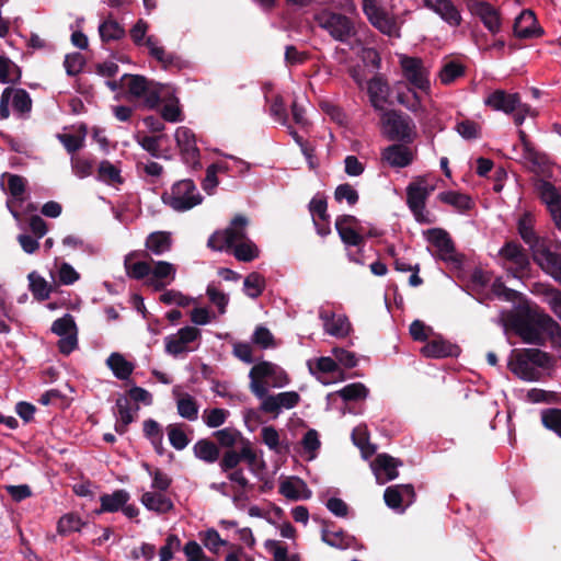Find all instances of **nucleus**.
I'll use <instances>...</instances> for the list:
<instances>
[{
  "mask_svg": "<svg viewBox=\"0 0 561 561\" xmlns=\"http://www.w3.org/2000/svg\"><path fill=\"white\" fill-rule=\"evenodd\" d=\"M510 325L524 343L545 345L547 335H554L559 324L538 307L524 306L510 316Z\"/></svg>",
  "mask_w": 561,
  "mask_h": 561,
  "instance_id": "1",
  "label": "nucleus"
},
{
  "mask_svg": "<svg viewBox=\"0 0 561 561\" xmlns=\"http://www.w3.org/2000/svg\"><path fill=\"white\" fill-rule=\"evenodd\" d=\"M385 136L391 141L411 144L415 137V125L409 115L397 110H387L381 117Z\"/></svg>",
  "mask_w": 561,
  "mask_h": 561,
  "instance_id": "2",
  "label": "nucleus"
},
{
  "mask_svg": "<svg viewBox=\"0 0 561 561\" xmlns=\"http://www.w3.org/2000/svg\"><path fill=\"white\" fill-rule=\"evenodd\" d=\"M513 353L515 360H510L508 368L524 380L534 379L535 370L531 364L541 368H548L551 365V356L539 348L514 350Z\"/></svg>",
  "mask_w": 561,
  "mask_h": 561,
  "instance_id": "3",
  "label": "nucleus"
},
{
  "mask_svg": "<svg viewBox=\"0 0 561 561\" xmlns=\"http://www.w3.org/2000/svg\"><path fill=\"white\" fill-rule=\"evenodd\" d=\"M162 201L176 211H186L199 205L203 196L197 192L194 181L185 179L174 183L170 192L163 193Z\"/></svg>",
  "mask_w": 561,
  "mask_h": 561,
  "instance_id": "4",
  "label": "nucleus"
},
{
  "mask_svg": "<svg viewBox=\"0 0 561 561\" xmlns=\"http://www.w3.org/2000/svg\"><path fill=\"white\" fill-rule=\"evenodd\" d=\"M123 79H125L127 100H142V105L149 110L156 108L159 105L161 101L160 92L157 88L152 87L153 83L146 77L125 73Z\"/></svg>",
  "mask_w": 561,
  "mask_h": 561,
  "instance_id": "5",
  "label": "nucleus"
},
{
  "mask_svg": "<svg viewBox=\"0 0 561 561\" xmlns=\"http://www.w3.org/2000/svg\"><path fill=\"white\" fill-rule=\"evenodd\" d=\"M317 24L335 41L345 43L356 34L354 22L342 13L322 10L314 15Z\"/></svg>",
  "mask_w": 561,
  "mask_h": 561,
  "instance_id": "6",
  "label": "nucleus"
},
{
  "mask_svg": "<svg viewBox=\"0 0 561 561\" xmlns=\"http://www.w3.org/2000/svg\"><path fill=\"white\" fill-rule=\"evenodd\" d=\"M249 220L243 215H236L229 227L225 230L215 231L208 239L207 245L215 251H222L232 248L234 243L245 239V228Z\"/></svg>",
  "mask_w": 561,
  "mask_h": 561,
  "instance_id": "7",
  "label": "nucleus"
},
{
  "mask_svg": "<svg viewBox=\"0 0 561 561\" xmlns=\"http://www.w3.org/2000/svg\"><path fill=\"white\" fill-rule=\"evenodd\" d=\"M425 176H417L414 182L407 186V204L414 215L415 219L421 224H430L423 211L425 209L426 199L434 191V186H425Z\"/></svg>",
  "mask_w": 561,
  "mask_h": 561,
  "instance_id": "8",
  "label": "nucleus"
},
{
  "mask_svg": "<svg viewBox=\"0 0 561 561\" xmlns=\"http://www.w3.org/2000/svg\"><path fill=\"white\" fill-rule=\"evenodd\" d=\"M335 229L347 247L364 245V227L359 225V220L353 215H341L335 219Z\"/></svg>",
  "mask_w": 561,
  "mask_h": 561,
  "instance_id": "9",
  "label": "nucleus"
},
{
  "mask_svg": "<svg viewBox=\"0 0 561 561\" xmlns=\"http://www.w3.org/2000/svg\"><path fill=\"white\" fill-rule=\"evenodd\" d=\"M468 11L479 18L483 25L492 33L500 32L502 22L500 11L484 0H465Z\"/></svg>",
  "mask_w": 561,
  "mask_h": 561,
  "instance_id": "10",
  "label": "nucleus"
},
{
  "mask_svg": "<svg viewBox=\"0 0 561 561\" xmlns=\"http://www.w3.org/2000/svg\"><path fill=\"white\" fill-rule=\"evenodd\" d=\"M175 140L183 161L193 169L201 168L199 149L193 130L185 126L179 127L175 131Z\"/></svg>",
  "mask_w": 561,
  "mask_h": 561,
  "instance_id": "11",
  "label": "nucleus"
},
{
  "mask_svg": "<svg viewBox=\"0 0 561 561\" xmlns=\"http://www.w3.org/2000/svg\"><path fill=\"white\" fill-rule=\"evenodd\" d=\"M499 254L515 265L511 268L514 277L522 278L528 274L530 262L526 251L517 241L505 242Z\"/></svg>",
  "mask_w": 561,
  "mask_h": 561,
  "instance_id": "12",
  "label": "nucleus"
},
{
  "mask_svg": "<svg viewBox=\"0 0 561 561\" xmlns=\"http://www.w3.org/2000/svg\"><path fill=\"white\" fill-rule=\"evenodd\" d=\"M277 366L271 362H260L254 365L250 373V390L259 399L264 400L268 394V386L265 381L267 377H274Z\"/></svg>",
  "mask_w": 561,
  "mask_h": 561,
  "instance_id": "13",
  "label": "nucleus"
},
{
  "mask_svg": "<svg viewBox=\"0 0 561 561\" xmlns=\"http://www.w3.org/2000/svg\"><path fill=\"white\" fill-rule=\"evenodd\" d=\"M401 68L404 78L411 85L422 91L430 89L428 72L421 58L404 56L401 58Z\"/></svg>",
  "mask_w": 561,
  "mask_h": 561,
  "instance_id": "14",
  "label": "nucleus"
},
{
  "mask_svg": "<svg viewBox=\"0 0 561 561\" xmlns=\"http://www.w3.org/2000/svg\"><path fill=\"white\" fill-rule=\"evenodd\" d=\"M513 32L520 39L540 37L545 33L543 28L538 24L534 11L530 9L523 10L515 19Z\"/></svg>",
  "mask_w": 561,
  "mask_h": 561,
  "instance_id": "15",
  "label": "nucleus"
},
{
  "mask_svg": "<svg viewBox=\"0 0 561 561\" xmlns=\"http://www.w3.org/2000/svg\"><path fill=\"white\" fill-rule=\"evenodd\" d=\"M423 5L437 14L450 26H459L462 22L461 13L453 0H422Z\"/></svg>",
  "mask_w": 561,
  "mask_h": 561,
  "instance_id": "16",
  "label": "nucleus"
},
{
  "mask_svg": "<svg viewBox=\"0 0 561 561\" xmlns=\"http://www.w3.org/2000/svg\"><path fill=\"white\" fill-rule=\"evenodd\" d=\"M421 353L427 358L457 357L460 354V347L437 335L425 343L421 348Z\"/></svg>",
  "mask_w": 561,
  "mask_h": 561,
  "instance_id": "17",
  "label": "nucleus"
},
{
  "mask_svg": "<svg viewBox=\"0 0 561 561\" xmlns=\"http://www.w3.org/2000/svg\"><path fill=\"white\" fill-rule=\"evenodd\" d=\"M299 401L300 396L296 391H286L275 396H267L262 401L260 409L265 413H272L277 416L282 408L293 409Z\"/></svg>",
  "mask_w": 561,
  "mask_h": 561,
  "instance_id": "18",
  "label": "nucleus"
},
{
  "mask_svg": "<svg viewBox=\"0 0 561 561\" xmlns=\"http://www.w3.org/2000/svg\"><path fill=\"white\" fill-rule=\"evenodd\" d=\"M427 241L439 252V257L444 261H455V244L449 233L442 228H432L426 231Z\"/></svg>",
  "mask_w": 561,
  "mask_h": 561,
  "instance_id": "19",
  "label": "nucleus"
},
{
  "mask_svg": "<svg viewBox=\"0 0 561 561\" xmlns=\"http://www.w3.org/2000/svg\"><path fill=\"white\" fill-rule=\"evenodd\" d=\"M484 104L494 111H502L511 114L520 106V96L518 93H507L504 90H495L484 100Z\"/></svg>",
  "mask_w": 561,
  "mask_h": 561,
  "instance_id": "20",
  "label": "nucleus"
},
{
  "mask_svg": "<svg viewBox=\"0 0 561 561\" xmlns=\"http://www.w3.org/2000/svg\"><path fill=\"white\" fill-rule=\"evenodd\" d=\"M334 524L331 522H323L321 539L327 545L337 549L355 548L357 540L354 536L347 534L342 528L337 530L330 529Z\"/></svg>",
  "mask_w": 561,
  "mask_h": 561,
  "instance_id": "21",
  "label": "nucleus"
},
{
  "mask_svg": "<svg viewBox=\"0 0 561 561\" xmlns=\"http://www.w3.org/2000/svg\"><path fill=\"white\" fill-rule=\"evenodd\" d=\"M381 158L392 168H405L413 162V152L407 144H393L385 148Z\"/></svg>",
  "mask_w": 561,
  "mask_h": 561,
  "instance_id": "22",
  "label": "nucleus"
},
{
  "mask_svg": "<svg viewBox=\"0 0 561 561\" xmlns=\"http://www.w3.org/2000/svg\"><path fill=\"white\" fill-rule=\"evenodd\" d=\"M319 318L322 320L324 331L328 334L335 337H345L348 335L351 330V322L346 316H336L334 312L321 310L319 312Z\"/></svg>",
  "mask_w": 561,
  "mask_h": 561,
  "instance_id": "23",
  "label": "nucleus"
},
{
  "mask_svg": "<svg viewBox=\"0 0 561 561\" xmlns=\"http://www.w3.org/2000/svg\"><path fill=\"white\" fill-rule=\"evenodd\" d=\"M278 492L290 501L308 500L312 495L307 483L299 477H290L283 480Z\"/></svg>",
  "mask_w": 561,
  "mask_h": 561,
  "instance_id": "24",
  "label": "nucleus"
},
{
  "mask_svg": "<svg viewBox=\"0 0 561 561\" xmlns=\"http://www.w3.org/2000/svg\"><path fill=\"white\" fill-rule=\"evenodd\" d=\"M129 499V493L123 489L116 490L112 494L104 493L100 496V508L95 510V514L118 512Z\"/></svg>",
  "mask_w": 561,
  "mask_h": 561,
  "instance_id": "25",
  "label": "nucleus"
},
{
  "mask_svg": "<svg viewBox=\"0 0 561 561\" xmlns=\"http://www.w3.org/2000/svg\"><path fill=\"white\" fill-rule=\"evenodd\" d=\"M368 95L371 105L377 111L383 110V103L387 102L389 85L380 76H375L368 81Z\"/></svg>",
  "mask_w": 561,
  "mask_h": 561,
  "instance_id": "26",
  "label": "nucleus"
},
{
  "mask_svg": "<svg viewBox=\"0 0 561 561\" xmlns=\"http://www.w3.org/2000/svg\"><path fill=\"white\" fill-rule=\"evenodd\" d=\"M534 190L539 199L547 206L548 210L561 203V194L549 181L536 179Z\"/></svg>",
  "mask_w": 561,
  "mask_h": 561,
  "instance_id": "27",
  "label": "nucleus"
},
{
  "mask_svg": "<svg viewBox=\"0 0 561 561\" xmlns=\"http://www.w3.org/2000/svg\"><path fill=\"white\" fill-rule=\"evenodd\" d=\"M138 255H141L144 257L149 256L148 252H146V251H142L140 253L131 252L128 255H126L125 261H124V266H125L126 274L129 278L140 280L150 275L151 266L146 261H139V262L133 263L131 257L138 256Z\"/></svg>",
  "mask_w": 561,
  "mask_h": 561,
  "instance_id": "28",
  "label": "nucleus"
},
{
  "mask_svg": "<svg viewBox=\"0 0 561 561\" xmlns=\"http://www.w3.org/2000/svg\"><path fill=\"white\" fill-rule=\"evenodd\" d=\"M517 230L523 241L528 244L534 252L542 247L539 237L534 230V219L529 213L524 214L518 219Z\"/></svg>",
  "mask_w": 561,
  "mask_h": 561,
  "instance_id": "29",
  "label": "nucleus"
},
{
  "mask_svg": "<svg viewBox=\"0 0 561 561\" xmlns=\"http://www.w3.org/2000/svg\"><path fill=\"white\" fill-rule=\"evenodd\" d=\"M534 261L549 275H553L561 267V254L543 245L535 251Z\"/></svg>",
  "mask_w": 561,
  "mask_h": 561,
  "instance_id": "30",
  "label": "nucleus"
},
{
  "mask_svg": "<svg viewBox=\"0 0 561 561\" xmlns=\"http://www.w3.org/2000/svg\"><path fill=\"white\" fill-rule=\"evenodd\" d=\"M141 503L149 511L164 514L173 510V502L161 493L145 492L141 495Z\"/></svg>",
  "mask_w": 561,
  "mask_h": 561,
  "instance_id": "31",
  "label": "nucleus"
},
{
  "mask_svg": "<svg viewBox=\"0 0 561 561\" xmlns=\"http://www.w3.org/2000/svg\"><path fill=\"white\" fill-rule=\"evenodd\" d=\"M193 453L196 458L207 463H214L220 457L219 447L208 438L197 440L193 446Z\"/></svg>",
  "mask_w": 561,
  "mask_h": 561,
  "instance_id": "32",
  "label": "nucleus"
},
{
  "mask_svg": "<svg viewBox=\"0 0 561 561\" xmlns=\"http://www.w3.org/2000/svg\"><path fill=\"white\" fill-rule=\"evenodd\" d=\"M147 250L156 255H161L171 250L172 238L170 232L154 231L151 232L145 243Z\"/></svg>",
  "mask_w": 561,
  "mask_h": 561,
  "instance_id": "33",
  "label": "nucleus"
},
{
  "mask_svg": "<svg viewBox=\"0 0 561 561\" xmlns=\"http://www.w3.org/2000/svg\"><path fill=\"white\" fill-rule=\"evenodd\" d=\"M518 137L524 150V158L531 163L533 168L541 169L547 164V156L537 151L534 145L530 142L527 134L523 130H518Z\"/></svg>",
  "mask_w": 561,
  "mask_h": 561,
  "instance_id": "34",
  "label": "nucleus"
},
{
  "mask_svg": "<svg viewBox=\"0 0 561 561\" xmlns=\"http://www.w3.org/2000/svg\"><path fill=\"white\" fill-rule=\"evenodd\" d=\"M106 365L121 380L128 379L134 371V365L119 353H112L106 359Z\"/></svg>",
  "mask_w": 561,
  "mask_h": 561,
  "instance_id": "35",
  "label": "nucleus"
},
{
  "mask_svg": "<svg viewBox=\"0 0 561 561\" xmlns=\"http://www.w3.org/2000/svg\"><path fill=\"white\" fill-rule=\"evenodd\" d=\"M99 33L103 43L119 41L125 37V28L110 15L99 26Z\"/></svg>",
  "mask_w": 561,
  "mask_h": 561,
  "instance_id": "36",
  "label": "nucleus"
},
{
  "mask_svg": "<svg viewBox=\"0 0 561 561\" xmlns=\"http://www.w3.org/2000/svg\"><path fill=\"white\" fill-rule=\"evenodd\" d=\"M402 462L388 454H379L375 458L373 462V468L375 471H383L387 476V480H393L399 476L397 468L401 466Z\"/></svg>",
  "mask_w": 561,
  "mask_h": 561,
  "instance_id": "37",
  "label": "nucleus"
},
{
  "mask_svg": "<svg viewBox=\"0 0 561 561\" xmlns=\"http://www.w3.org/2000/svg\"><path fill=\"white\" fill-rule=\"evenodd\" d=\"M437 198L445 204H448L455 207L459 211L469 210L472 207V201L470 196L455 192V191H445L437 195Z\"/></svg>",
  "mask_w": 561,
  "mask_h": 561,
  "instance_id": "38",
  "label": "nucleus"
},
{
  "mask_svg": "<svg viewBox=\"0 0 561 561\" xmlns=\"http://www.w3.org/2000/svg\"><path fill=\"white\" fill-rule=\"evenodd\" d=\"M98 180L108 185L122 184L124 182V179L121 175V170L108 160L100 162Z\"/></svg>",
  "mask_w": 561,
  "mask_h": 561,
  "instance_id": "39",
  "label": "nucleus"
},
{
  "mask_svg": "<svg viewBox=\"0 0 561 561\" xmlns=\"http://www.w3.org/2000/svg\"><path fill=\"white\" fill-rule=\"evenodd\" d=\"M466 73V67L457 61V60H448L446 61L440 71H439V79L443 84H451L455 82L458 78L465 76Z\"/></svg>",
  "mask_w": 561,
  "mask_h": 561,
  "instance_id": "40",
  "label": "nucleus"
},
{
  "mask_svg": "<svg viewBox=\"0 0 561 561\" xmlns=\"http://www.w3.org/2000/svg\"><path fill=\"white\" fill-rule=\"evenodd\" d=\"M21 68L5 56H0V82L16 83L21 80Z\"/></svg>",
  "mask_w": 561,
  "mask_h": 561,
  "instance_id": "41",
  "label": "nucleus"
},
{
  "mask_svg": "<svg viewBox=\"0 0 561 561\" xmlns=\"http://www.w3.org/2000/svg\"><path fill=\"white\" fill-rule=\"evenodd\" d=\"M30 290L32 291L35 299L38 301L47 300L51 293V286L46 282L44 277L38 275L36 272L28 274Z\"/></svg>",
  "mask_w": 561,
  "mask_h": 561,
  "instance_id": "42",
  "label": "nucleus"
},
{
  "mask_svg": "<svg viewBox=\"0 0 561 561\" xmlns=\"http://www.w3.org/2000/svg\"><path fill=\"white\" fill-rule=\"evenodd\" d=\"M178 413L188 420L195 421L198 416V404L194 397L188 393H182L176 401Z\"/></svg>",
  "mask_w": 561,
  "mask_h": 561,
  "instance_id": "43",
  "label": "nucleus"
},
{
  "mask_svg": "<svg viewBox=\"0 0 561 561\" xmlns=\"http://www.w3.org/2000/svg\"><path fill=\"white\" fill-rule=\"evenodd\" d=\"M239 242V244L234 243L233 245V255L238 261L251 262L259 256L260 251L250 239L245 237Z\"/></svg>",
  "mask_w": 561,
  "mask_h": 561,
  "instance_id": "44",
  "label": "nucleus"
},
{
  "mask_svg": "<svg viewBox=\"0 0 561 561\" xmlns=\"http://www.w3.org/2000/svg\"><path fill=\"white\" fill-rule=\"evenodd\" d=\"M245 294L250 298H257L265 289V278L257 272L250 273L243 282Z\"/></svg>",
  "mask_w": 561,
  "mask_h": 561,
  "instance_id": "45",
  "label": "nucleus"
},
{
  "mask_svg": "<svg viewBox=\"0 0 561 561\" xmlns=\"http://www.w3.org/2000/svg\"><path fill=\"white\" fill-rule=\"evenodd\" d=\"M83 526L84 522L78 515L69 513L59 518L57 533L61 536H67L71 533L80 531Z\"/></svg>",
  "mask_w": 561,
  "mask_h": 561,
  "instance_id": "46",
  "label": "nucleus"
},
{
  "mask_svg": "<svg viewBox=\"0 0 561 561\" xmlns=\"http://www.w3.org/2000/svg\"><path fill=\"white\" fill-rule=\"evenodd\" d=\"M337 396H340L344 401H358L364 400L367 398L369 390L367 387L362 382H354L346 385L342 389H340L337 392Z\"/></svg>",
  "mask_w": 561,
  "mask_h": 561,
  "instance_id": "47",
  "label": "nucleus"
},
{
  "mask_svg": "<svg viewBox=\"0 0 561 561\" xmlns=\"http://www.w3.org/2000/svg\"><path fill=\"white\" fill-rule=\"evenodd\" d=\"M542 425L561 437V409L549 408L541 412Z\"/></svg>",
  "mask_w": 561,
  "mask_h": 561,
  "instance_id": "48",
  "label": "nucleus"
},
{
  "mask_svg": "<svg viewBox=\"0 0 561 561\" xmlns=\"http://www.w3.org/2000/svg\"><path fill=\"white\" fill-rule=\"evenodd\" d=\"M51 332L58 336H67L72 332H77V325L73 317L70 313H66L61 318L56 319L51 325Z\"/></svg>",
  "mask_w": 561,
  "mask_h": 561,
  "instance_id": "49",
  "label": "nucleus"
},
{
  "mask_svg": "<svg viewBox=\"0 0 561 561\" xmlns=\"http://www.w3.org/2000/svg\"><path fill=\"white\" fill-rule=\"evenodd\" d=\"M12 106L14 111L25 114L32 110V99L28 92L24 89H13Z\"/></svg>",
  "mask_w": 561,
  "mask_h": 561,
  "instance_id": "50",
  "label": "nucleus"
},
{
  "mask_svg": "<svg viewBox=\"0 0 561 561\" xmlns=\"http://www.w3.org/2000/svg\"><path fill=\"white\" fill-rule=\"evenodd\" d=\"M151 276L172 283L175 279L176 268L175 266L167 261L154 262L153 268H151Z\"/></svg>",
  "mask_w": 561,
  "mask_h": 561,
  "instance_id": "51",
  "label": "nucleus"
},
{
  "mask_svg": "<svg viewBox=\"0 0 561 561\" xmlns=\"http://www.w3.org/2000/svg\"><path fill=\"white\" fill-rule=\"evenodd\" d=\"M167 430L170 444L173 448L176 450H182L188 445L190 439L180 425L171 424Z\"/></svg>",
  "mask_w": 561,
  "mask_h": 561,
  "instance_id": "52",
  "label": "nucleus"
},
{
  "mask_svg": "<svg viewBox=\"0 0 561 561\" xmlns=\"http://www.w3.org/2000/svg\"><path fill=\"white\" fill-rule=\"evenodd\" d=\"M371 24L388 36H399L397 22L393 18L389 16L387 12H383Z\"/></svg>",
  "mask_w": 561,
  "mask_h": 561,
  "instance_id": "53",
  "label": "nucleus"
},
{
  "mask_svg": "<svg viewBox=\"0 0 561 561\" xmlns=\"http://www.w3.org/2000/svg\"><path fill=\"white\" fill-rule=\"evenodd\" d=\"M83 135H73V134H59L58 139L64 145L65 149L68 153L73 154L78 150H80L84 145L85 137V127H82Z\"/></svg>",
  "mask_w": 561,
  "mask_h": 561,
  "instance_id": "54",
  "label": "nucleus"
},
{
  "mask_svg": "<svg viewBox=\"0 0 561 561\" xmlns=\"http://www.w3.org/2000/svg\"><path fill=\"white\" fill-rule=\"evenodd\" d=\"M456 130L462 138L468 140L481 137V127L474 121L463 119L457 123Z\"/></svg>",
  "mask_w": 561,
  "mask_h": 561,
  "instance_id": "55",
  "label": "nucleus"
},
{
  "mask_svg": "<svg viewBox=\"0 0 561 561\" xmlns=\"http://www.w3.org/2000/svg\"><path fill=\"white\" fill-rule=\"evenodd\" d=\"M334 198L339 203L345 199L350 206H354L358 202L359 195L350 183H343L335 188Z\"/></svg>",
  "mask_w": 561,
  "mask_h": 561,
  "instance_id": "56",
  "label": "nucleus"
},
{
  "mask_svg": "<svg viewBox=\"0 0 561 561\" xmlns=\"http://www.w3.org/2000/svg\"><path fill=\"white\" fill-rule=\"evenodd\" d=\"M308 208L313 218L317 216L321 221H328V219H330V215L328 214V203L324 196L316 195L309 202Z\"/></svg>",
  "mask_w": 561,
  "mask_h": 561,
  "instance_id": "57",
  "label": "nucleus"
},
{
  "mask_svg": "<svg viewBox=\"0 0 561 561\" xmlns=\"http://www.w3.org/2000/svg\"><path fill=\"white\" fill-rule=\"evenodd\" d=\"M151 57H153L157 61H159L163 69H171L173 67H179L181 59L173 53H167L163 47L161 48H152Z\"/></svg>",
  "mask_w": 561,
  "mask_h": 561,
  "instance_id": "58",
  "label": "nucleus"
},
{
  "mask_svg": "<svg viewBox=\"0 0 561 561\" xmlns=\"http://www.w3.org/2000/svg\"><path fill=\"white\" fill-rule=\"evenodd\" d=\"M400 485H390L385 490L383 493V500L387 506H389L392 510H401V512L404 511L401 493H400Z\"/></svg>",
  "mask_w": 561,
  "mask_h": 561,
  "instance_id": "59",
  "label": "nucleus"
},
{
  "mask_svg": "<svg viewBox=\"0 0 561 561\" xmlns=\"http://www.w3.org/2000/svg\"><path fill=\"white\" fill-rule=\"evenodd\" d=\"M85 65V59L80 53H73L66 55L64 66L66 72L70 77H75L81 72Z\"/></svg>",
  "mask_w": 561,
  "mask_h": 561,
  "instance_id": "60",
  "label": "nucleus"
},
{
  "mask_svg": "<svg viewBox=\"0 0 561 561\" xmlns=\"http://www.w3.org/2000/svg\"><path fill=\"white\" fill-rule=\"evenodd\" d=\"M265 547L273 553L274 561H295V554H288V549L285 543L276 540H267Z\"/></svg>",
  "mask_w": 561,
  "mask_h": 561,
  "instance_id": "61",
  "label": "nucleus"
},
{
  "mask_svg": "<svg viewBox=\"0 0 561 561\" xmlns=\"http://www.w3.org/2000/svg\"><path fill=\"white\" fill-rule=\"evenodd\" d=\"M252 342L262 348H270L275 345L274 335L267 328L263 325L255 328L252 335Z\"/></svg>",
  "mask_w": 561,
  "mask_h": 561,
  "instance_id": "62",
  "label": "nucleus"
},
{
  "mask_svg": "<svg viewBox=\"0 0 561 561\" xmlns=\"http://www.w3.org/2000/svg\"><path fill=\"white\" fill-rule=\"evenodd\" d=\"M239 435L240 433L237 430L230 427L218 430L213 434V436L217 439L219 446L230 449L237 443Z\"/></svg>",
  "mask_w": 561,
  "mask_h": 561,
  "instance_id": "63",
  "label": "nucleus"
},
{
  "mask_svg": "<svg viewBox=\"0 0 561 561\" xmlns=\"http://www.w3.org/2000/svg\"><path fill=\"white\" fill-rule=\"evenodd\" d=\"M229 412L225 409H210L204 412V421L208 427L216 428L226 422Z\"/></svg>",
  "mask_w": 561,
  "mask_h": 561,
  "instance_id": "64",
  "label": "nucleus"
}]
</instances>
